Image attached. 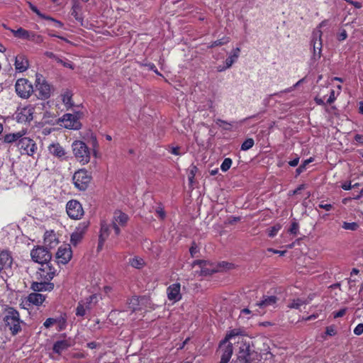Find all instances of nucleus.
I'll list each match as a JSON object with an SVG mask.
<instances>
[{
	"label": "nucleus",
	"mask_w": 363,
	"mask_h": 363,
	"mask_svg": "<svg viewBox=\"0 0 363 363\" xmlns=\"http://www.w3.org/2000/svg\"><path fill=\"white\" fill-rule=\"evenodd\" d=\"M3 321L5 330H9L12 335H16L22 330L23 321L20 319L18 311L13 308L8 307L4 310Z\"/></svg>",
	"instance_id": "nucleus-1"
},
{
	"label": "nucleus",
	"mask_w": 363,
	"mask_h": 363,
	"mask_svg": "<svg viewBox=\"0 0 363 363\" xmlns=\"http://www.w3.org/2000/svg\"><path fill=\"white\" fill-rule=\"evenodd\" d=\"M238 337V344L239 345V351L238 354V359L242 363H252L257 358V353L251 349L250 342L240 336Z\"/></svg>",
	"instance_id": "nucleus-2"
},
{
	"label": "nucleus",
	"mask_w": 363,
	"mask_h": 363,
	"mask_svg": "<svg viewBox=\"0 0 363 363\" xmlns=\"http://www.w3.org/2000/svg\"><path fill=\"white\" fill-rule=\"evenodd\" d=\"M240 330L234 329L226 335L225 339L219 345V351L221 352V359L219 363H228L233 354V344L229 341L240 335Z\"/></svg>",
	"instance_id": "nucleus-3"
},
{
	"label": "nucleus",
	"mask_w": 363,
	"mask_h": 363,
	"mask_svg": "<svg viewBox=\"0 0 363 363\" xmlns=\"http://www.w3.org/2000/svg\"><path fill=\"white\" fill-rule=\"evenodd\" d=\"M72 148L78 162L83 165L89 162L91 158L89 149L84 142L80 140L74 141Z\"/></svg>",
	"instance_id": "nucleus-4"
},
{
	"label": "nucleus",
	"mask_w": 363,
	"mask_h": 363,
	"mask_svg": "<svg viewBox=\"0 0 363 363\" xmlns=\"http://www.w3.org/2000/svg\"><path fill=\"white\" fill-rule=\"evenodd\" d=\"M325 22L323 21L319 24V26L316 28L312 33L311 45L313 47V55L312 59L315 61L318 60L321 57L322 52V31L320 28L323 26Z\"/></svg>",
	"instance_id": "nucleus-5"
},
{
	"label": "nucleus",
	"mask_w": 363,
	"mask_h": 363,
	"mask_svg": "<svg viewBox=\"0 0 363 363\" xmlns=\"http://www.w3.org/2000/svg\"><path fill=\"white\" fill-rule=\"evenodd\" d=\"M79 118V113L75 114L66 113L62 117L57 119L56 123L67 129L79 130L82 127Z\"/></svg>",
	"instance_id": "nucleus-6"
},
{
	"label": "nucleus",
	"mask_w": 363,
	"mask_h": 363,
	"mask_svg": "<svg viewBox=\"0 0 363 363\" xmlns=\"http://www.w3.org/2000/svg\"><path fill=\"white\" fill-rule=\"evenodd\" d=\"M72 180L77 189L80 191H85L91 180V176L85 169H81L75 172Z\"/></svg>",
	"instance_id": "nucleus-7"
},
{
	"label": "nucleus",
	"mask_w": 363,
	"mask_h": 363,
	"mask_svg": "<svg viewBox=\"0 0 363 363\" xmlns=\"http://www.w3.org/2000/svg\"><path fill=\"white\" fill-rule=\"evenodd\" d=\"M40 267L36 272L37 279L42 281H50L57 274V269L54 264L48 261L40 263Z\"/></svg>",
	"instance_id": "nucleus-8"
},
{
	"label": "nucleus",
	"mask_w": 363,
	"mask_h": 363,
	"mask_svg": "<svg viewBox=\"0 0 363 363\" xmlns=\"http://www.w3.org/2000/svg\"><path fill=\"white\" fill-rule=\"evenodd\" d=\"M35 91L38 92L37 96L40 99H47L51 94V86L45 81L44 77L39 74H36Z\"/></svg>",
	"instance_id": "nucleus-9"
},
{
	"label": "nucleus",
	"mask_w": 363,
	"mask_h": 363,
	"mask_svg": "<svg viewBox=\"0 0 363 363\" xmlns=\"http://www.w3.org/2000/svg\"><path fill=\"white\" fill-rule=\"evenodd\" d=\"M34 111L35 108L31 105L19 107L16 111L14 117L18 123H30L33 119Z\"/></svg>",
	"instance_id": "nucleus-10"
},
{
	"label": "nucleus",
	"mask_w": 363,
	"mask_h": 363,
	"mask_svg": "<svg viewBox=\"0 0 363 363\" xmlns=\"http://www.w3.org/2000/svg\"><path fill=\"white\" fill-rule=\"evenodd\" d=\"M16 94L22 99H28L33 92L31 83L26 79H19L15 84Z\"/></svg>",
	"instance_id": "nucleus-11"
},
{
	"label": "nucleus",
	"mask_w": 363,
	"mask_h": 363,
	"mask_svg": "<svg viewBox=\"0 0 363 363\" xmlns=\"http://www.w3.org/2000/svg\"><path fill=\"white\" fill-rule=\"evenodd\" d=\"M30 256L35 262L39 264L50 261L52 258V254L47 247L43 246H38L33 249L30 252Z\"/></svg>",
	"instance_id": "nucleus-12"
},
{
	"label": "nucleus",
	"mask_w": 363,
	"mask_h": 363,
	"mask_svg": "<svg viewBox=\"0 0 363 363\" xmlns=\"http://www.w3.org/2000/svg\"><path fill=\"white\" fill-rule=\"evenodd\" d=\"M277 300L278 298L275 296H263L262 298L253 305L252 308H255V311L257 312L258 314H264L266 308L274 307Z\"/></svg>",
	"instance_id": "nucleus-13"
},
{
	"label": "nucleus",
	"mask_w": 363,
	"mask_h": 363,
	"mask_svg": "<svg viewBox=\"0 0 363 363\" xmlns=\"http://www.w3.org/2000/svg\"><path fill=\"white\" fill-rule=\"evenodd\" d=\"M17 146L21 154H26L29 156H33L38 148L34 140L27 137L21 138L17 143Z\"/></svg>",
	"instance_id": "nucleus-14"
},
{
	"label": "nucleus",
	"mask_w": 363,
	"mask_h": 363,
	"mask_svg": "<svg viewBox=\"0 0 363 363\" xmlns=\"http://www.w3.org/2000/svg\"><path fill=\"white\" fill-rule=\"evenodd\" d=\"M67 215L72 219H80L84 214V210L82 204L76 201L71 200L68 201L66 206Z\"/></svg>",
	"instance_id": "nucleus-15"
},
{
	"label": "nucleus",
	"mask_w": 363,
	"mask_h": 363,
	"mask_svg": "<svg viewBox=\"0 0 363 363\" xmlns=\"http://www.w3.org/2000/svg\"><path fill=\"white\" fill-rule=\"evenodd\" d=\"M119 233L120 228H101L97 250H101L104 242L108 240L109 237L114 238L118 235Z\"/></svg>",
	"instance_id": "nucleus-16"
},
{
	"label": "nucleus",
	"mask_w": 363,
	"mask_h": 363,
	"mask_svg": "<svg viewBox=\"0 0 363 363\" xmlns=\"http://www.w3.org/2000/svg\"><path fill=\"white\" fill-rule=\"evenodd\" d=\"M72 256L71 247L69 245L60 246L56 253V259L59 263L65 264L69 262Z\"/></svg>",
	"instance_id": "nucleus-17"
},
{
	"label": "nucleus",
	"mask_w": 363,
	"mask_h": 363,
	"mask_svg": "<svg viewBox=\"0 0 363 363\" xmlns=\"http://www.w3.org/2000/svg\"><path fill=\"white\" fill-rule=\"evenodd\" d=\"M11 31L16 38H18L23 40H32L36 41L37 43H40L42 41L41 36L36 35L33 33H30L22 28H19L17 30L11 29Z\"/></svg>",
	"instance_id": "nucleus-18"
},
{
	"label": "nucleus",
	"mask_w": 363,
	"mask_h": 363,
	"mask_svg": "<svg viewBox=\"0 0 363 363\" xmlns=\"http://www.w3.org/2000/svg\"><path fill=\"white\" fill-rule=\"evenodd\" d=\"M193 265H198L200 267L199 275L201 276L210 275L217 271L212 264L206 260H196L193 262Z\"/></svg>",
	"instance_id": "nucleus-19"
},
{
	"label": "nucleus",
	"mask_w": 363,
	"mask_h": 363,
	"mask_svg": "<svg viewBox=\"0 0 363 363\" xmlns=\"http://www.w3.org/2000/svg\"><path fill=\"white\" fill-rule=\"evenodd\" d=\"M180 289L181 285L179 283L170 285L167 289L168 299L174 302L179 301L182 298Z\"/></svg>",
	"instance_id": "nucleus-20"
},
{
	"label": "nucleus",
	"mask_w": 363,
	"mask_h": 363,
	"mask_svg": "<svg viewBox=\"0 0 363 363\" xmlns=\"http://www.w3.org/2000/svg\"><path fill=\"white\" fill-rule=\"evenodd\" d=\"M48 152L52 156L62 160L66 155V151L59 143H52L48 147Z\"/></svg>",
	"instance_id": "nucleus-21"
},
{
	"label": "nucleus",
	"mask_w": 363,
	"mask_h": 363,
	"mask_svg": "<svg viewBox=\"0 0 363 363\" xmlns=\"http://www.w3.org/2000/svg\"><path fill=\"white\" fill-rule=\"evenodd\" d=\"M128 220V216L121 211L117 210L113 213V227H118L119 225H125Z\"/></svg>",
	"instance_id": "nucleus-22"
},
{
	"label": "nucleus",
	"mask_w": 363,
	"mask_h": 363,
	"mask_svg": "<svg viewBox=\"0 0 363 363\" xmlns=\"http://www.w3.org/2000/svg\"><path fill=\"white\" fill-rule=\"evenodd\" d=\"M31 289L35 291H50L54 289V284L49 281H42L40 282H33Z\"/></svg>",
	"instance_id": "nucleus-23"
},
{
	"label": "nucleus",
	"mask_w": 363,
	"mask_h": 363,
	"mask_svg": "<svg viewBox=\"0 0 363 363\" xmlns=\"http://www.w3.org/2000/svg\"><path fill=\"white\" fill-rule=\"evenodd\" d=\"M44 243L50 248L55 247L58 244V238L53 230H47L45 233Z\"/></svg>",
	"instance_id": "nucleus-24"
},
{
	"label": "nucleus",
	"mask_w": 363,
	"mask_h": 363,
	"mask_svg": "<svg viewBox=\"0 0 363 363\" xmlns=\"http://www.w3.org/2000/svg\"><path fill=\"white\" fill-rule=\"evenodd\" d=\"M15 68L20 72H25L29 67L28 60L23 55H18L15 58Z\"/></svg>",
	"instance_id": "nucleus-25"
},
{
	"label": "nucleus",
	"mask_w": 363,
	"mask_h": 363,
	"mask_svg": "<svg viewBox=\"0 0 363 363\" xmlns=\"http://www.w3.org/2000/svg\"><path fill=\"white\" fill-rule=\"evenodd\" d=\"M72 345V342L69 340H62L57 341L53 345V351L57 354H61L63 351L68 349Z\"/></svg>",
	"instance_id": "nucleus-26"
},
{
	"label": "nucleus",
	"mask_w": 363,
	"mask_h": 363,
	"mask_svg": "<svg viewBox=\"0 0 363 363\" xmlns=\"http://www.w3.org/2000/svg\"><path fill=\"white\" fill-rule=\"evenodd\" d=\"M147 299L145 297L138 298L137 296L132 297L128 302V308L132 311L141 310L140 305L144 302H147Z\"/></svg>",
	"instance_id": "nucleus-27"
},
{
	"label": "nucleus",
	"mask_w": 363,
	"mask_h": 363,
	"mask_svg": "<svg viewBox=\"0 0 363 363\" xmlns=\"http://www.w3.org/2000/svg\"><path fill=\"white\" fill-rule=\"evenodd\" d=\"M45 300V296L38 294V293H31L28 296V301L35 306L41 305Z\"/></svg>",
	"instance_id": "nucleus-28"
},
{
	"label": "nucleus",
	"mask_w": 363,
	"mask_h": 363,
	"mask_svg": "<svg viewBox=\"0 0 363 363\" xmlns=\"http://www.w3.org/2000/svg\"><path fill=\"white\" fill-rule=\"evenodd\" d=\"M12 264V257L11 255L6 252L3 251L0 253V267H11Z\"/></svg>",
	"instance_id": "nucleus-29"
},
{
	"label": "nucleus",
	"mask_w": 363,
	"mask_h": 363,
	"mask_svg": "<svg viewBox=\"0 0 363 363\" xmlns=\"http://www.w3.org/2000/svg\"><path fill=\"white\" fill-rule=\"evenodd\" d=\"M26 132L24 130L18 131L13 133H9L6 135L4 138V141L8 143H11L15 141H19L21 138L25 135Z\"/></svg>",
	"instance_id": "nucleus-30"
},
{
	"label": "nucleus",
	"mask_w": 363,
	"mask_h": 363,
	"mask_svg": "<svg viewBox=\"0 0 363 363\" xmlns=\"http://www.w3.org/2000/svg\"><path fill=\"white\" fill-rule=\"evenodd\" d=\"M82 10V6L77 1H74L72 4V12L71 14L74 17V18L77 21H82V17L81 16L80 11Z\"/></svg>",
	"instance_id": "nucleus-31"
},
{
	"label": "nucleus",
	"mask_w": 363,
	"mask_h": 363,
	"mask_svg": "<svg viewBox=\"0 0 363 363\" xmlns=\"http://www.w3.org/2000/svg\"><path fill=\"white\" fill-rule=\"evenodd\" d=\"M309 303V301L303 300V298H298L292 299L288 305L290 308L300 309V308Z\"/></svg>",
	"instance_id": "nucleus-32"
},
{
	"label": "nucleus",
	"mask_w": 363,
	"mask_h": 363,
	"mask_svg": "<svg viewBox=\"0 0 363 363\" xmlns=\"http://www.w3.org/2000/svg\"><path fill=\"white\" fill-rule=\"evenodd\" d=\"M240 50L239 48L233 51V54L225 60V68H230L239 57Z\"/></svg>",
	"instance_id": "nucleus-33"
},
{
	"label": "nucleus",
	"mask_w": 363,
	"mask_h": 363,
	"mask_svg": "<svg viewBox=\"0 0 363 363\" xmlns=\"http://www.w3.org/2000/svg\"><path fill=\"white\" fill-rule=\"evenodd\" d=\"M84 233L85 232L84 230H77V231L74 232L71 235V239H70L71 243L73 245L76 246L82 240Z\"/></svg>",
	"instance_id": "nucleus-34"
},
{
	"label": "nucleus",
	"mask_w": 363,
	"mask_h": 363,
	"mask_svg": "<svg viewBox=\"0 0 363 363\" xmlns=\"http://www.w3.org/2000/svg\"><path fill=\"white\" fill-rule=\"evenodd\" d=\"M62 100L67 108L73 106V103L72 101V94L69 91H67L63 94H62Z\"/></svg>",
	"instance_id": "nucleus-35"
},
{
	"label": "nucleus",
	"mask_w": 363,
	"mask_h": 363,
	"mask_svg": "<svg viewBox=\"0 0 363 363\" xmlns=\"http://www.w3.org/2000/svg\"><path fill=\"white\" fill-rule=\"evenodd\" d=\"M96 301H97V296L95 294H93V295L89 296L86 299V301H81V302L84 304L85 307L88 310H90L91 308V303L93 302L96 303Z\"/></svg>",
	"instance_id": "nucleus-36"
},
{
	"label": "nucleus",
	"mask_w": 363,
	"mask_h": 363,
	"mask_svg": "<svg viewBox=\"0 0 363 363\" xmlns=\"http://www.w3.org/2000/svg\"><path fill=\"white\" fill-rule=\"evenodd\" d=\"M229 41H230V38L228 37H223L219 40L213 41L211 44V45H209L208 47L213 48V47H216V46H221V45L227 44L228 43H229Z\"/></svg>",
	"instance_id": "nucleus-37"
},
{
	"label": "nucleus",
	"mask_w": 363,
	"mask_h": 363,
	"mask_svg": "<svg viewBox=\"0 0 363 363\" xmlns=\"http://www.w3.org/2000/svg\"><path fill=\"white\" fill-rule=\"evenodd\" d=\"M254 144V140L252 138H248L242 143L241 145V150L243 151L248 150L253 147Z\"/></svg>",
	"instance_id": "nucleus-38"
},
{
	"label": "nucleus",
	"mask_w": 363,
	"mask_h": 363,
	"mask_svg": "<svg viewBox=\"0 0 363 363\" xmlns=\"http://www.w3.org/2000/svg\"><path fill=\"white\" fill-rule=\"evenodd\" d=\"M86 310L88 309L85 307L84 304L80 301L76 309V315L77 316H84Z\"/></svg>",
	"instance_id": "nucleus-39"
},
{
	"label": "nucleus",
	"mask_w": 363,
	"mask_h": 363,
	"mask_svg": "<svg viewBox=\"0 0 363 363\" xmlns=\"http://www.w3.org/2000/svg\"><path fill=\"white\" fill-rule=\"evenodd\" d=\"M130 263L131 266H133L135 268H138V269H140L144 264L143 260L142 259L138 258V257L133 258L132 259H130Z\"/></svg>",
	"instance_id": "nucleus-40"
},
{
	"label": "nucleus",
	"mask_w": 363,
	"mask_h": 363,
	"mask_svg": "<svg viewBox=\"0 0 363 363\" xmlns=\"http://www.w3.org/2000/svg\"><path fill=\"white\" fill-rule=\"evenodd\" d=\"M232 165V160L230 158H225L221 165H220V169L223 172H227L231 167Z\"/></svg>",
	"instance_id": "nucleus-41"
},
{
	"label": "nucleus",
	"mask_w": 363,
	"mask_h": 363,
	"mask_svg": "<svg viewBox=\"0 0 363 363\" xmlns=\"http://www.w3.org/2000/svg\"><path fill=\"white\" fill-rule=\"evenodd\" d=\"M313 160L312 157L309 158L308 160H305L297 169H296V173L297 174H300L303 171H305L306 166L311 162Z\"/></svg>",
	"instance_id": "nucleus-42"
},
{
	"label": "nucleus",
	"mask_w": 363,
	"mask_h": 363,
	"mask_svg": "<svg viewBox=\"0 0 363 363\" xmlns=\"http://www.w3.org/2000/svg\"><path fill=\"white\" fill-rule=\"evenodd\" d=\"M216 123L217 125L221 126L222 124L226 125L225 127H224L225 130H230L231 129L232 124L230 123H228L225 121H223L221 119H216Z\"/></svg>",
	"instance_id": "nucleus-43"
},
{
	"label": "nucleus",
	"mask_w": 363,
	"mask_h": 363,
	"mask_svg": "<svg viewBox=\"0 0 363 363\" xmlns=\"http://www.w3.org/2000/svg\"><path fill=\"white\" fill-rule=\"evenodd\" d=\"M318 207L320 208H323L324 210H325L326 211H330L333 209V206L332 204L330 203H325L324 201H321L319 204H318Z\"/></svg>",
	"instance_id": "nucleus-44"
},
{
	"label": "nucleus",
	"mask_w": 363,
	"mask_h": 363,
	"mask_svg": "<svg viewBox=\"0 0 363 363\" xmlns=\"http://www.w3.org/2000/svg\"><path fill=\"white\" fill-rule=\"evenodd\" d=\"M354 333L357 335H360L363 333V324L362 323H360V324H358L354 330Z\"/></svg>",
	"instance_id": "nucleus-45"
},
{
	"label": "nucleus",
	"mask_w": 363,
	"mask_h": 363,
	"mask_svg": "<svg viewBox=\"0 0 363 363\" xmlns=\"http://www.w3.org/2000/svg\"><path fill=\"white\" fill-rule=\"evenodd\" d=\"M30 9H31L33 12H35V13L38 16L41 17L42 18H45V19H46L47 16H45V15H43V13H41L40 12V11L37 9V7H36V6H33V5H32V4H30Z\"/></svg>",
	"instance_id": "nucleus-46"
},
{
	"label": "nucleus",
	"mask_w": 363,
	"mask_h": 363,
	"mask_svg": "<svg viewBox=\"0 0 363 363\" xmlns=\"http://www.w3.org/2000/svg\"><path fill=\"white\" fill-rule=\"evenodd\" d=\"M56 323V320L54 319V318H48L43 323V325L46 328H50L51 325H52L54 323Z\"/></svg>",
	"instance_id": "nucleus-47"
},
{
	"label": "nucleus",
	"mask_w": 363,
	"mask_h": 363,
	"mask_svg": "<svg viewBox=\"0 0 363 363\" xmlns=\"http://www.w3.org/2000/svg\"><path fill=\"white\" fill-rule=\"evenodd\" d=\"M219 265L220 267H223L226 269H233L235 267L233 264L225 262H222L221 263L219 264Z\"/></svg>",
	"instance_id": "nucleus-48"
},
{
	"label": "nucleus",
	"mask_w": 363,
	"mask_h": 363,
	"mask_svg": "<svg viewBox=\"0 0 363 363\" xmlns=\"http://www.w3.org/2000/svg\"><path fill=\"white\" fill-rule=\"evenodd\" d=\"M189 251L191 257H194L196 254L199 252L198 247L195 242L192 244Z\"/></svg>",
	"instance_id": "nucleus-49"
},
{
	"label": "nucleus",
	"mask_w": 363,
	"mask_h": 363,
	"mask_svg": "<svg viewBox=\"0 0 363 363\" xmlns=\"http://www.w3.org/2000/svg\"><path fill=\"white\" fill-rule=\"evenodd\" d=\"M347 38V33L345 30H341V32L337 35V39L340 41L345 40Z\"/></svg>",
	"instance_id": "nucleus-50"
},
{
	"label": "nucleus",
	"mask_w": 363,
	"mask_h": 363,
	"mask_svg": "<svg viewBox=\"0 0 363 363\" xmlns=\"http://www.w3.org/2000/svg\"><path fill=\"white\" fill-rule=\"evenodd\" d=\"M156 213H157V216H159V218H160L161 219H164V217H165V212H164V209L161 206H159L157 208Z\"/></svg>",
	"instance_id": "nucleus-51"
},
{
	"label": "nucleus",
	"mask_w": 363,
	"mask_h": 363,
	"mask_svg": "<svg viewBox=\"0 0 363 363\" xmlns=\"http://www.w3.org/2000/svg\"><path fill=\"white\" fill-rule=\"evenodd\" d=\"M145 66L147 67L148 69L155 72L157 74L161 75L157 71L156 66L153 63H147L145 65Z\"/></svg>",
	"instance_id": "nucleus-52"
},
{
	"label": "nucleus",
	"mask_w": 363,
	"mask_h": 363,
	"mask_svg": "<svg viewBox=\"0 0 363 363\" xmlns=\"http://www.w3.org/2000/svg\"><path fill=\"white\" fill-rule=\"evenodd\" d=\"M335 100V91L331 89L329 98L327 100V104H331Z\"/></svg>",
	"instance_id": "nucleus-53"
},
{
	"label": "nucleus",
	"mask_w": 363,
	"mask_h": 363,
	"mask_svg": "<svg viewBox=\"0 0 363 363\" xmlns=\"http://www.w3.org/2000/svg\"><path fill=\"white\" fill-rule=\"evenodd\" d=\"M345 313H346L345 308L341 309V310L334 313V318H337L342 317L345 314Z\"/></svg>",
	"instance_id": "nucleus-54"
},
{
	"label": "nucleus",
	"mask_w": 363,
	"mask_h": 363,
	"mask_svg": "<svg viewBox=\"0 0 363 363\" xmlns=\"http://www.w3.org/2000/svg\"><path fill=\"white\" fill-rule=\"evenodd\" d=\"M267 250L269 251V252H272L274 254H279L281 256L284 255L286 254V250L281 251V250H274L272 248H269Z\"/></svg>",
	"instance_id": "nucleus-55"
},
{
	"label": "nucleus",
	"mask_w": 363,
	"mask_h": 363,
	"mask_svg": "<svg viewBox=\"0 0 363 363\" xmlns=\"http://www.w3.org/2000/svg\"><path fill=\"white\" fill-rule=\"evenodd\" d=\"M298 162H299V157H296L293 160H291L290 162H289V164L291 167H296L298 164Z\"/></svg>",
	"instance_id": "nucleus-56"
},
{
	"label": "nucleus",
	"mask_w": 363,
	"mask_h": 363,
	"mask_svg": "<svg viewBox=\"0 0 363 363\" xmlns=\"http://www.w3.org/2000/svg\"><path fill=\"white\" fill-rule=\"evenodd\" d=\"M350 4L353 5L357 9H360L362 7V4L358 1H353L352 0L347 1Z\"/></svg>",
	"instance_id": "nucleus-57"
},
{
	"label": "nucleus",
	"mask_w": 363,
	"mask_h": 363,
	"mask_svg": "<svg viewBox=\"0 0 363 363\" xmlns=\"http://www.w3.org/2000/svg\"><path fill=\"white\" fill-rule=\"evenodd\" d=\"M179 149L180 148L179 147H172L170 152L175 155H180Z\"/></svg>",
	"instance_id": "nucleus-58"
},
{
	"label": "nucleus",
	"mask_w": 363,
	"mask_h": 363,
	"mask_svg": "<svg viewBox=\"0 0 363 363\" xmlns=\"http://www.w3.org/2000/svg\"><path fill=\"white\" fill-rule=\"evenodd\" d=\"M240 220L239 217H234L233 218L228 219V224L229 225H235L237 223V221Z\"/></svg>",
	"instance_id": "nucleus-59"
},
{
	"label": "nucleus",
	"mask_w": 363,
	"mask_h": 363,
	"mask_svg": "<svg viewBox=\"0 0 363 363\" xmlns=\"http://www.w3.org/2000/svg\"><path fill=\"white\" fill-rule=\"evenodd\" d=\"M354 140H355L357 143L363 144V135H362L357 134V135L354 136Z\"/></svg>",
	"instance_id": "nucleus-60"
},
{
	"label": "nucleus",
	"mask_w": 363,
	"mask_h": 363,
	"mask_svg": "<svg viewBox=\"0 0 363 363\" xmlns=\"http://www.w3.org/2000/svg\"><path fill=\"white\" fill-rule=\"evenodd\" d=\"M278 229H279V228H272V230H269V233H268V235H269V237H274V236H275V235L277 234V233H278Z\"/></svg>",
	"instance_id": "nucleus-61"
},
{
	"label": "nucleus",
	"mask_w": 363,
	"mask_h": 363,
	"mask_svg": "<svg viewBox=\"0 0 363 363\" xmlns=\"http://www.w3.org/2000/svg\"><path fill=\"white\" fill-rule=\"evenodd\" d=\"M46 19H48V20H50V21H54V22L56 23V26H57V27H59V28L62 27V25H63V24H62L60 21H57V20H55V19H54V18H52V17H48V16H47Z\"/></svg>",
	"instance_id": "nucleus-62"
},
{
	"label": "nucleus",
	"mask_w": 363,
	"mask_h": 363,
	"mask_svg": "<svg viewBox=\"0 0 363 363\" xmlns=\"http://www.w3.org/2000/svg\"><path fill=\"white\" fill-rule=\"evenodd\" d=\"M342 188L344 190H350V189H352V184H351V183H350V182H346V183L343 184L342 185Z\"/></svg>",
	"instance_id": "nucleus-63"
},
{
	"label": "nucleus",
	"mask_w": 363,
	"mask_h": 363,
	"mask_svg": "<svg viewBox=\"0 0 363 363\" xmlns=\"http://www.w3.org/2000/svg\"><path fill=\"white\" fill-rule=\"evenodd\" d=\"M326 333L329 335H334L335 334V331L333 328H327Z\"/></svg>",
	"instance_id": "nucleus-64"
}]
</instances>
